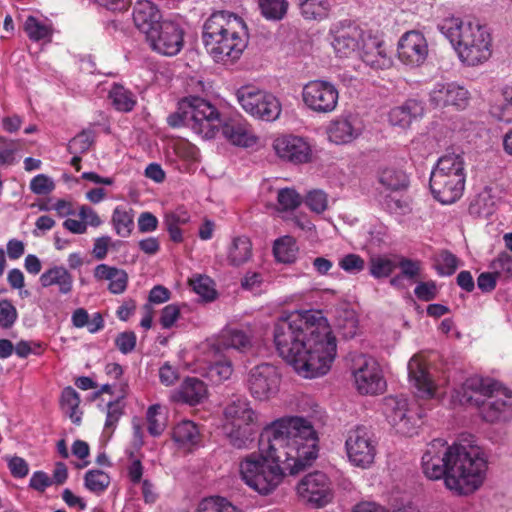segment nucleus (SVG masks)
Instances as JSON below:
<instances>
[{
    "label": "nucleus",
    "mask_w": 512,
    "mask_h": 512,
    "mask_svg": "<svg viewBox=\"0 0 512 512\" xmlns=\"http://www.w3.org/2000/svg\"><path fill=\"white\" fill-rule=\"evenodd\" d=\"M314 418L293 416L278 419L260 434V451L240 463L243 481L262 495L271 493L286 472L298 474L312 466L318 457L319 437Z\"/></svg>",
    "instance_id": "nucleus-1"
},
{
    "label": "nucleus",
    "mask_w": 512,
    "mask_h": 512,
    "mask_svg": "<svg viewBox=\"0 0 512 512\" xmlns=\"http://www.w3.org/2000/svg\"><path fill=\"white\" fill-rule=\"evenodd\" d=\"M279 355L305 378L325 375L336 356V338L320 311L295 312L274 326Z\"/></svg>",
    "instance_id": "nucleus-2"
},
{
    "label": "nucleus",
    "mask_w": 512,
    "mask_h": 512,
    "mask_svg": "<svg viewBox=\"0 0 512 512\" xmlns=\"http://www.w3.org/2000/svg\"><path fill=\"white\" fill-rule=\"evenodd\" d=\"M487 462L479 448L460 444L447 446L446 441L434 439L422 456V470L431 480L444 478L446 487L467 495L480 487Z\"/></svg>",
    "instance_id": "nucleus-3"
},
{
    "label": "nucleus",
    "mask_w": 512,
    "mask_h": 512,
    "mask_svg": "<svg viewBox=\"0 0 512 512\" xmlns=\"http://www.w3.org/2000/svg\"><path fill=\"white\" fill-rule=\"evenodd\" d=\"M202 40L216 62L234 61L247 46L246 24L232 12L216 11L203 25Z\"/></svg>",
    "instance_id": "nucleus-4"
},
{
    "label": "nucleus",
    "mask_w": 512,
    "mask_h": 512,
    "mask_svg": "<svg viewBox=\"0 0 512 512\" xmlns=\"http://www.w3.org/2000/svg\"><path fill=\"white\" fill-rule=\"evenodd\" d=\"M438 28L467 65H478L490 57V33L479 22L451 16L443 19Z\"/></svg>",
    "instance_id": "nucleus-5"
},
{
    "label": "nucleus",
    "mask_w": 512,
    "mask_h": 512,
    "mask_svg": "<svg viewBox=\"0 0 512 512\" xmlns=\"http://www.w3.org/2000/svg\"><path fill=\"white\" fill-rule=\"evenodd\" d=\"M463 399L479 408L486 422L512 418V392L490 378L472 377L463 385Z\"/></svg>",
    "instance_id": "nucleus-6"
},
{
    "label": "nucleus",
    "mask_w": 512,
    "mask_h": 512,
    "mask_svg": "<svg viewBox=\"0 0 512 512\" xmlns=\"http://www.w3.org/2000/svg\"><path fill=\"white\" fill-rule=\"evenodd\" d=\"M466 181L465 163L460 154L449 153L440 157L431 171L430 190L442 204H451L463 194Z\"/></svg>",
    "instance_id": "nucleus-7"
},
{
    "label": "nucleus",
    "mask_w": 512,
    "mask_h": 512,
    "mask_svg": "<svg viewBox=\"0 0 512 512\" xmlns=\"http://www.w3.org/2000/svg\"><path fill=\"white\" fill-rule=\"evenodd\" d=\"M236 96L242 108L258 119L274 121L281 113V104L274 95L253 86L241 87Z\"/></svg>",
    "instance_id": "nucleus-8"
},
{
    "label": "nucleus",
    "mask_w": 512,
    "mask_h": 512,
    "mask_svg": "<svg viewBox=\"0 0 512 512\" xmlns=\"http://www.w3.org/2000/svg\"><path fill=\"white\" fill-rule=\"evenodd\" d=\"M345 448L352 465L367 469L374 463L377 442L369 428L357 426L350 430L345 441Z\"/></svg>",
    "instance_id": "nucleus-9"
},
{
    "label": "nucleus",
    "mask_w": 512,
    "mask_h": 512,
    "mask_svg": "<svg viewBox=\"0 0 512 512\" xmlns=\"http://www.w3.org/2000/svg\"><path fill=\"white\" fill-rule=\"evenodd\" d=\"M352 373L359 393L375 395L386 388L380 366L372 357L359 354L353 359Z\"/></svg>",
    "instance_id": "nucleus-10"
},
{
    "label": "nucleus",
    "mask_w": 512,
    "mask_h": 512,
    "mask_svg": "<svg viewBox=\"0 0 512 512\" xmlns=\"http://www.w3.org/2000/svg\"><path fill=\"white\" fill-rule=\"evenodd\" d=\"M185 100L189 105L187 109L192 130L205 138H213L220 125L218 110L210 102L198 96L186 97Z\"/></svg>",
    "instance_id": "nucleus-11"
},
{
    "label": "nucleus",
    "mask_w": 512,
    "mask_h": 512,
    "mask_svg": "<svg viewBox=\"0 0 512 512\" xmlns=\"http://www.w3.org/2000/svg\"><path fill=\"white\" fill-rule=\"evenodd\" d=\"M305 105L317 113H330L335 110L339 93L328 81L314 80L308 82L302 91Z\"/></svg>",
    "instance_id": "nucleus-12"
},
{
    "label": "nucleus",
    "mask_w": 512,
    "mask_h": 512,
    "mask_svg": "<svg viewBox=\"0 0 512 512\" xmlns=\"http://www.w3.org/2000/svg\"><path fill=\"white\" fill-rule=\"evenodd\" d=\"M385 414L389 423L403 435H412L419 426L421 415L409 407L406 398L390 396L385 399Z\"/></svg>",
    "instance_id": "nucleus-13"
},
{
    "label": "nucleus",
    "mask_w": 512,
    "mask_h": 512,
    "mask_svg": "<svg viewBox=\"0 0 512 512\" xmlns=\"http://www.w3.org/2000/svg\"><path fill=\"white\" fill-rule=\"evenodd\" d=\"M247 384L251 395L255 399L267 400L278 392L280 374L276 366L262 363L250 370Z\"/></svg>",
    "instance_id": "nucleus-14"
},
{
    "label": "nucleus",
    "mask_w": 512,
    "mask_h": 512,
    "mask_svg": "<svg viewBox=\"0 0 512 512\" xmlns=\"http://www.w3.org/2000/svg\"><path fill=\"white\" fill-rule=\"evenodd\" d=\"M146 39L153 50L166 56H174L183 47V30L177 23L164 20Z\"/></svg>",
    "instance_id": "nucleus-15"
},
{
    "label": "nucleus",
    "mask_w": 512,
    "mask_h": 512,
    "mask_svg": "<svg viewBox=\"0 0 512 512\" xmlns=\"http://www.w3.org/2000/svg\"><path fill=\"white\" fill-rule=\"evenodd\" d=\"M299 496L305 501L322 507L333 498L331 482L327 475L321 471L309 473L297 485Z\"/></svg>",
    "instance_id": "nucleus-16"
},
{
    "label": "nucleus",
    "mask_w": 512,
    "mask_h": 512,
    "mask_svg": "<svg viewBox=\"0 0 512 512\" xmlns=\"http://www.w3.org/2000/svg\"><path fill=\"white\" fill-rule=\"evenodd\" d=\"M429 101L435 108L452 106L457 110L465 109L469 103V92L456 83H436L429 93Z\"/></svg>",
    "instance_id": "nucleus-17"
},
{
    "label": "nucleus",
    "mask_w": 512,
    "mask_h": 512,
    "mask_svg": "<svg viewBox=\"0 0 512 512\" xmlns=\"http://www.w3.org/2000/svg\"><path fill=\"white\" fill-rule=\"evenodd\" d=\"M397 52L401 62L411 66H419L427 58L428 44L421 32L408 31L401 36Z\"/></svg>",
    "instance_id": "nucleus-18"
},
{
    "label": "nucleus",
    "mask_w": 512,
    "mask_h": 512,
    "mask_svg": "<svg viewBox=\"0 0 512 512\" xmlns=\"http://www.w3.org/2000/svg\"><path fill=\"white\" fill-rule=\"evenodd\" d=\"M208 355L224 353L228 348L246 352L252 347L250 331L237 328L224 329L216 339L207 341Z\"/></svg>",
    "instance_id": "nucleus-19"
},
{
    "label": "nucleus",
    "mask_w": 512,
    "mask_h": 512,
    "mask_svg": "<svg viewBox=\"0 0 512 512\" xmlns=\"http://www.w3.org/2000/svg\"><path fill=\"white\" fill-rule=\"evenodd\" d=\"M273 148L283 160L294 164L306 163L311 158L309 144L299 136L284 135L274 140Z\"/></svg>",
    "instance_id": "nucleus-20"
},
{
    "label": "nucleus",
    "mask_w": 512,
    "mask_h": 512,
    "mask_svg": "<svg viewBox=\"0 0 512 512\" xmlns=\"http://www.w3.org/2000/svg\"><path fill=\"white\" fill-rule=\"evenodd\" d=\"M132 17L135 26L146 38L164 22L160 9L150 0H138L133 7Z\"/></svg>",
    "instance_id": "nucleus-21"
},
{
    "label": "nucleus",
    "mask_w": 512,
    "mask_h": 512,
    "mask_svg": "<svg viewBox=\"0 0 512 512\" xmlns=\"http://www.w3.org/2000/svg\"><path fill=\"white\" fill-rule=\"evenodd\" d=\"M223 435L228 443L236 449H248L254 443L259 424L223 423Z\"/></svg>",
    "instance_id": "nucleus-22"
},
{
    "label": "nucleus",
    "mask_w": 512,
    "mask_h": 512,
    "mask_svg": "<svg viewBox=\"0 0 512 512\" xmlns=\"http://www.w3.org/2000/svg\"><path fill=\"white\" fill-rule=\"evenodd\" d=\"M219 130L228 141L236 146L249 147L256 142L248 124L240 118H230L225 121L220 119V125L216 131Z\"/></svg>",
    "instance_id": "nucleus-23"
},
{
    "label": "nucleus",
    "mask_w": 512,
    "mask_h": 512,
    "mask_svg": "<svg viewBox=\"0 0 512 512\" xmlns=\"http://www.w3.org/2000/svg\"><path fill=\"white\" fill-rule=\"evenodd\" d=\"M224 423L258 424V414L243 396H234L223 410Z\"/></svg>",
    "instance_id": "nucleus-24"
},
{
    "label": "nucleus",
    "mask_w": 512,
    "mask_h": 512,
    "mask_svg": "<svg viewBox=\"0 0 512 512\" xmlns=\"http://www.w3.org/2000/svg\"><path fill=\"white\" fill-rule=\"evenodd\" d=\"M407 369L409 381L417 389L418 394L421 397H431L433 384L426 365L417 356H413L408 362Z\"/></svg>",
    "instance_id": "nucleus-25"
},
{
    "label": "nucleus",
    "mask_w": 512,
    "mask_h": 512,
    "mask_svg": "<svg viewBox=\"0 0 512 512\" xmlns=\"http://www.w3.org/2000/svg\"><path fill=\"white\" fill-rule=\"evenodd\" d=\"M362 31L356 26H348L335 32L332 46L340 57H348L359 47Z\"/></svg>",
    "instance_id": "nucleus-26"
},
{
    "label": "nucleus",
    "mask_w": 512,
    "mask_h": 512,
    "mask_svg": "<svg viewBox=\"0 0 512 512\" xmlns=\"http://www.w3.org/2000/svg\"><path fill=\"white\" fill-rule=\"evenodd\" d=\"M360 57L363 63L375 70H384L392 65L382 43L376 39H370L363 44Z\"/></svg>",
    "instance_id": "nucleus-27"
},
{
    "label": "nucleus",
    "mask_w": 512,
    "mask_h": 512,
    "mask_svg": "<svg viewBox=\"0 0 512 512\" xmlns=\"http://www.w3.org/2000/svg\"><path fill=\"white\" fill-rule=\"evenodd\" d=\"M423 113L422 103L415 99H409L403 105L391 109L389 121L394 126L406 128L414 119L421 117Z\"/></svg>",
    "instance_id": "nucleus-28"
},
{
    "label": "nucleus",
    "mask_w": 512,
    "mask_h": 512,
    "mask_svg": "<svg viewBox=\"0 0 512 512\" xmlns=\"http://www.w3.org/2000/svg\"><path fill=\"white\" fill-rule=\"evenodd\" d=\"M203 349L206 360L210 363L208 367V376L210 379L215 383L227 380L232 374V364L226 358L225 354L222 352L218 355H208L207 344H205Z\"/></svg>",
    "instance_id": "nucleus-29"
},
{
    "label": "nucleus",
    "mask_w": 512,
    "mask_h": 512,
    "mask_svg": "<svg viewBox=\"0 0 512 512\" xmlns=\"http://www.w3.org/2000/svg\"><path fill=\"white\" fill-rule=\"evenodd\" d=\"M360 134V129L348 118L335 120L329 128V139L336 144H346Z\"/></svg>",
    "instance_id": "nucleus-30"
},
{
    "label": "nucleus",
    "mask_w": 512,
    "mask_h": 512,
    "mask_svg": "<svg viewBox=\"0 0 512 512\" xmlns=\"http://www.w3.org/2000/svg\"><path fill=\"white\" fill-rule=\"evenodd\" d=\"M206 394V385L195 377H187L178 391L179 398L189 405L200 403L206 397Z\"/></svg>",
    "instance_id": "nucleus-31"
},
{
    "label": "nucleus",
    "mask_w": 512,
    "mask_h": 512,
    "mask_svg": "<svg viewBox=\"0 0 512 512\" xmlns=\"http://www.w3.org/2000/svg\"><path fill=\"white\" fill-rule=\"evenodd\" d=\"M252 256V244L248 237H235L228 249V262L238 267L246 263Z\"/></svg>",
    "instance_id": "nucleus-32"
},
{
    "label": "nucleus",
    "mask_w": 512,
    "mask_h": 512,
    "mask_svg": "<svg viewBox=\"0 0 512 512\" xmlns=\"http://www.w3.org/2000/svg\"><path fill=\"white\" fill-rule=\"evenodd\" d=\"M300 13L306 20L322 21L328 18L331 5L328 0H297Z\"/></svg>",
    "instance_id": "nucleus-33"
},
{
    "label": "nucleus",
    "mask_w": 512,
    "mask_h": 512,
    "mask_svg": "<svg viewBox=\"0 0 512 512\" xmlns=\"http://www.w3.org/2000/svg\"><path fill=\"white\" fill-rule=\"evenodd\" d=\"M72 276L63 267H54L43 273L40 277V283L43 287H48L54 284L59 286V291L67 294L72 289Z\"/></svg>",
    "instance_id": "nucleus-34"
},
{
    "label": "nucleus",
    "mask_w": 512,
    "mask_h": 512,
    "mask_svg": "<svg viewBox=\"0 0 512 512\" xmlns=\"http://www.w3.org/2000/svg\"><path fill=\"white\" fill-rule=\"evenodd\" d=\"M381 185L392 191L405 190L409 186V177L398 168L387 167L379 172L378 176Z\"/></svg>",
    "instance_id": "nucleus-35"
},
{
    "label": "nucleus",
    "mask_w": 512,
    "mask_h": 512,
    "mask_svg": "<svg viewBox=\"0 0 512 512\" xmlns=\"http://www.w3.org/2000/svg\"><path fill=\"white\" fill-rule=\"evenodd\" d=\"M60 404L63 412L71 419L75 425H80L82 412L79 410L80 396L71 386L63 389L60 398Z\"/></svg>",
    "instance_id": "nucleus-36"
},
{
    "label": "nucleus",
    "mask_w": 512,
    "mask_h": 512,
    "mask_svg": "<svg viewBox=\"0 0 512 512\" xmlns=\"http://www.w3.org/2000/svg\"><path fill=\"white\" fill-rule=\"evenodd\" d=\"M172 438L181 446L195 445L200 440V433L194 422L185 420L174 427Z\"/></svg>",
    "instance_id": "nucleus-37"
},
{
    "label": "nucleus",
    "mask_w": 512,
    "mask_h": 512,
    "mask_svg": "<svg viewBox=\"0 0 512 512\" xmlns=\"http://www.w3.org/2000/svg\"><path fill=\"white\" fill-rule=\"evenodd\" d=\"M489 111L499 121L512 122V86L502 89L501 100L492 104Z\"/></svg>",
    "instance_id": "nucleus-38"
},
{
    "label": "nucleus",
    "mask_w": 512,
    "mask_h": 512,
    "mask_svg": "<svg viewBox=\"0 0 512 512\" xmlns=\"http://www.w3.org/2000/svg\"><path fill=\"white\" fill-rule=\"evenodd\" d=\"M369 274L376 278L389 277L396 269V257L391 258L384 255L371 256L368 262Z\"/></svg>",
    "instance_id": "nucleus-39"
},
{
    "label": "nucleus",
    "mask_w": 512,
    "mask_h": 512,
    "mask_svg": "<svg viewBox=\"0 0 512 512\" xmlns=\"http://www.w3.org/2000/svg\"><path fill=\"white\" fill-rule=\"evenodd\" d=\"M112 223L119 236H129L134 226L133 210L117 206L113 211Z\"/></svg>",
    "instance_id": "nucleus-40"
},
{
    "label": "nucleus",
    "mask_w": 512,
    "mask_h": 512,
    "mask_svg": "<svg viewBox=\"0 0 512 512\" xmlns=\"http://www.w3.org/2000/svg\"><path fill=\"white\" fill-rule=\"evenodd\" d=\"M296 243L290 236H284L274 242L273 253L277 261L292 263L296 258Z\"/></svg>",
    "instance_id": "nucleus-41"
},
{
    "label": "nucleus",
    "mask_w": 512,
    "mask_h": 512,
    "mask_svg": "<svg viewBox=\"0 0 512 512\" xmlns=\"http://www.w3.org/2000/svg\"><path fill=\"white\" fill-rule=\"evenodd\" d=\"M109 98L113 106L122 112L131 111L136 101L131 92L126 90L123 86L115 84L109 92Z\"/></svg>",
    "instance_id": "nucleus-42"
},
{
    "label": "nucleus",
    "mask_w": 512,
    "mask_h": 512,
    "mask_svg": "<svg viewBox=\"0 0 512 512\" xmlns=\"http://www.w3.org/2000/svg\"><path fill=\"white\" fill-rule=\"evenodd\" d=\"M85 487L96 494L104 492L110 484V477L102 470L93 469L85 473Z\"/></svg>",
    "instance_id": "nucleus-43"
},
{
    "label": "nucleus",
    "mask_w": 512,
    "mask_h": 512,
    "mask_svg": "<svg viewBox=\"0 0 512 512\" xmlns=\"http://www.w3.org/2000/svg\"><path fill=\"white\" fill-rule=\"evenodd\" d=\"M262 15L268 20H281L287 13L286 0H259Z\"/></svg>",
    "instance_id": "nucleus-44"
},
{
    "label": "nucleus",
    "mask_w": 512,
    "mask_h": 512,
    "mask_svg": "<svg viewBox=\"0 0 512 512\" xmlns=\"http://www.w3.org/2000/svg\"><path fill=\"white\" fill-rule=\"evenodd\" d=\"M338 332L346 339L353 338L358 331V320L352 310H345L337 317Z\"/></svg>",
    "instance_id": "nucleus-45"
},
{
    "label": "nucleus",
    "mask_w": 512,
    "mask_h": 512,
    "mask_svg": "<svg viewBox=\"0 0 512 512\" xmlns=\"http://www.w3.org/2000/svg\"><path fill=\"white\" fill-rule=\"evenodd\" d=\"M396 268L400 269L401 277L416 282L421 271V262L403 256H396Z\"/></svg>",
    "instance_id": "nucleus-46"
},
{
    "label": "nucleus",
    "mask_w": 512,
    "mask_h": 512,
    "mask_svg": "<svg viewBox=\"0 0 512 512\" xmlns=\"http://www.w3.org/2000/svg\"><path fill=\"white\" fill-rule=\"evenodd\" d=\"M200 512H241L236 506L223 497H210L200 504Z\"/></svg>",
    "instance_id": "nucleus-47"
},
{
    "label": "nucleus",
    "mask_w": 512,
    "mask_h": 512,
    "mask_svg": "<svg viewBox=\"0 0 512 512\" xmlns=\"http://www.w3.org/2000/svg\"><path fill=\"white\" fill-rule=\"evenodd\" d=\"M124 395L118 397L114 401H110L107 404V413L105 421V430L113 431L124 414L125 403L123 401Z\"/></svg>",
    "instance_id": "nucleus-48"
},
{
    "label": "nucleus",
    "mask_w": 512,
    "mask_h": 512,
    "mask_svg": "<svg viewBox=\"0 0 512 512\" xmlns=\"http://www.w3.org/2000/svg\"><path fill=\"white\" fill-rule=\"evenodd\" d=\"M93 142L94 133L84 130L69 141L67 149L70 154H83L89 150Z\"/></svg>",
    "instance_id": "nucleus-49"
},
{
    "label": "nucleus",
    "mask_w": 512,
    "mask_h": 512,
    "mask_svg": "<svg viewBox=\"0 0 512 512\" xmlns=\"http://www.w3.org/2000/svg\"><path fill=\"white\" fill-rule=\"evenodd\" d=\"M278 204L283 211L295 210L302 203L300 194L292 188H283L278 191Z\"/></svg>",
    "instance_id": "nucleus-50"
},
{
    "label": "nucleus",
    "mask_w": 512,
    "mask_h": 512,
    "mask_svg": "<svg viewBox=\"0 0 512 512\" xmlns=\"http://www.w3.org/2000/svg\"><path fill=\"white\" fill-rule=\"evenodd\" d=\"M435 267L439 275L451 276L458 267V258L451 252L444 250L439 254Z\"/></svg>",
    "instance_id": "nucleus-51"
},
{
    "label": "nucleus",
    "mask_w": 512,
    "mask_h": 512,
    "mask_svg": "<svg viewBox=\"0 0 512 512\" xmlns=\"http://www.w3.org/2000/svg\"><path fill=\"white\" fill-rule=\"evenodd\" d=\"M20 142L0 137V164L11 165L16 161Z\"/></svg>",
    "instance_id": "nucleus-52"
},
{
    "label": "nucleus",
    "mask_w": 512,
    "mask_h": 512,
    "mask_svg": "<svg viewBox=\"0 0 512 512\" xmlns=\"http://www.w3.org/2000/svg\"><path fill=\"white\" fill-rule=\"evenodd\" d=\"M187 108H189V105L186 103L184 98L178 103L177 111L168 116L167 122L169 126L173 128L187 126L192 129V123L189 120V113Z\"/></svg>",
    "instance_id": "nucleus-53"
},
{
    "label": "nucleus",
    "mask_w": 512,
    "mask_h": 512,
    "mask_svg": "<svg viewBox=\"0 0 512 512\" xmlns=\"http://www.w3.org/2000/svg\"><path fill=\"white\" fill-rule=\"evenodd\" d=\"M192 289L203 299L211 301L215 298V290L212 287V281L207 276H198L190 281Z\"/></svg>",
    "instance_id": "nucleus-54"
},
{
    "label": "nucleus",
    "mask_w": 512,
    "mask_h": 512,
    "mask_svg": "<svg viewBox=\"0 0 512 512\" xmlns=\"http://www.w3.org/2000/svg\"><path fill=\"white\" fill-rule=\"evenodd\" d=\"M339 266L347 273L357 274L364 270L365 261L359 255L350 253L340 259Z\"/></svg>",
    "instance_id": "nucleus-55"
},
{
    "label": "nucleus",
    "mask_w": 512,
    "mask_h": 512,
    "mask_svg": "<svg viewBox=\"0 0 512 512\" xmlns=\"http://www.w3.org/2000/svg\"><path fill=\"white\" fill-rule=\"evenodd\" d=\"M17 319L16 308L8 300L0 301V327L8 329L13 326Z\"/></svg>",
    "instance_id": "nucleus-56"
},
{
    "label": "nucleus",
    "mask_w": 512,
    "mask_h": 512,
    "mask_svg": "<svg viewBox=\"0 0 512 512\" xmlns=\"http://www.w3.org/2000/svg\"><path fill=\"white\" fill-rule=\"evenodd\" d=\"M305 203L312 211L322 213L327 209V196L321 190H314L308 193Z\"/></svg>",
    "instance_id": "nucleus-57"
},
{
    "label": "nucleus",
    "mask_w": 512,
    "mask_h": 512,
    "mask_svg": "<svg viewBox=\"0 0 512 512\" xmlns=\"http://www.w3.org/2000/svg\"><path fill=\"white\" fill-rule=\"evenodd\" d=\"M494 272L500 276L504 274L507 277L512 276V255L502 252L491 263Z\"/></svg>",
    "instance_id": "nucleus-58"
},
{
    "label": "nucleus",
    "mask_w": 512,
    "mask_h": 512,
    "mask_svg": "<svg viewBox=\"0 0 512 512\" xmlns=\"http://www.w3.org/2000/svg\"><path fill=\"white\" fill-rule=\"evenodd\" d=\"M161 406L159 404L151 405L146 414L147 422H148V432L150 435L156 437L159 436L163 430V423L159 422L157 419V415L159 414V410Z\"/></svg>",
    "instance_id": "nucleus-59"
},
{
    "label": "nucleus",
    "mask_w": 512,
    "mask_h": 512,
    "mask_svg": "<svg viewBox=\"0 0 512 512\" xmlns=\"http://www.w3.org/2000/svg\"><path fill=\"white\" fill-rule=\"evenodd\" d=\"M414 294L421 301H431L437 297V285L434 281L419 282L414 289Z\"/></svg>",
    "instance_id": "nucleus-60"
},
{
    "label": "nucleus",
    "mask_w": 512,
    "mask_h": 512,
    "mask_svg": "<svg viewBox=\"0 0 512 512\" xmlns=\"http://www.w3.org/2000/svg\"><path fill=\"white\" fill-rule=\"evenodd\" d=\"M490 192V189L485 188V190L477 196L475 203L470 206V210H473L476 206H478V213H482L486 216L491 214L493 211L494 201Z\"/></svg>",
    "instance_id": "nucleus-61"
},
{
    "label": "nucleus",
    "mask_w": 512,
    "mask_h": 512,
    "mask_svg": "<svg viewBox=\"0 0 512 512\" xmlns=\"http://www.w3.org/2000/svg\"><path fill=\"white\" fill-rule=\"evenodd\" d=\"M54 189L55 182L51 177L45 174L34 176V194L46 196L53 192Z\"/></svg>",
    "instance_id": "nucleus-62"
},
{
    "label": "nucleus",
    "mask_w": 512,
    "mask_h": 512,
    "mask_svg": "<svg viewBox=\"0 0 512 512\" xmlns=\"http://www.w3.org/2000/svg\"><path fill=\"white\" fill-rule=\"evenodd\" d=\"M127 283L128 274L125 270L117 268L112 278L110 279L108 289L113 294H121L126 290Z\"/></svg>",
    "instance_id": "nucleus-63"
},
{
    "label": "nucleus",
    "mask_w": 512,
    "mask_h": 512,
    "mask_svg": "<svg viewBox=\"0 0 512 512\" xmlns=\"http://www.w3.org/2000/svg\"><path fill=\"white\" fill-rule=\"evenodd\" d=\"M115 345L123 353L128 354L132 352L136 346V335L132 331H125L115 339Z\"/></svg>",
    "instance_id": "nucleus-64"
}]
</instances>
